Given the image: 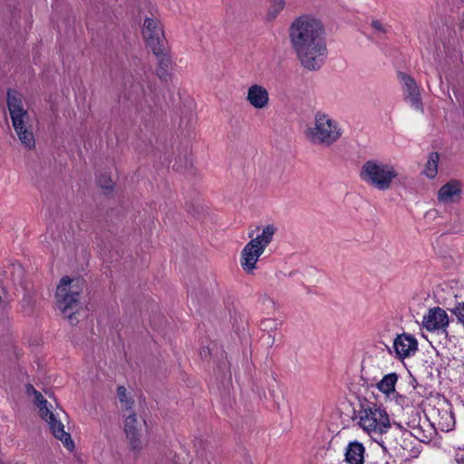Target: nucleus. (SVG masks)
<instances>
[{
	"label": "nucleus",
	"mask_w": 464,
	"mask_h": 464,
	"mask_svg": "<svg viewBox=\"0 0 464 464\" xmlns=\"http://www.w3.org/2000/svg\"><path fill=\"white\" fill-rule=\"evenodd\" d=\"M342 135L340 123L322 111L314 113L312 125L304 130V136L311 144L325 148L336 143Z\"/></svg>",
	"instance_id": "f03ea898"
},
{
	"label": "nucleus",
	"mask_w": 464,
	"mask_h": 464,
	"mask_svg": "<svg viewBox=\"0 0 464 464\" xmlns=\"http://www.w3.org/2000/svg\"><path fill=\"white\" fill-rule=\"evenodd\" d=\"M22 145L32 150L35 146V140L30 128L14 130Z\"/></svg>",
	"instance_id": "412c9836"
},
{
	"label": "nucleus",
	"mask_w": 464,
	"mask_h": 464,
	"mask_svg": "<svg viewBox=\"0 0 464 464\" xmlns=\"http://www.w3.org/2000/svg\"><path fill=\"white\" fill-rule=\"evenodd\" d=\"M454 459L456 464H464V448H458L455 450Z\"/></svg>",
	"instance_id": "c756f323"
},
{
	"label": "nucleus",
	"mask_w": 464,
	"mask_h": 464,
	"mask_svg": "<svg viewBox=\"0 0 464 464\" xmlns=\"http://www.w3.org/2000/svg\"><path fill=\"white\" fill-rule=\"evenodd\" d=\"M142 35L153 53L160 56L164 53L165 37L160 22L153 17L144 20Z\"/></svg>",
	"instance_id": "9d476101"
},
{
	"label": "nucleus",
	"mask_w": 464,
	"mask_h": 464,
	"mask_svg": "<svg viewBox=\"0 0 464 464\" xmlns=\"http://www.w3.org/2000/svg\"><path fill=\"white\" fill-rule=\"evenodd\" d=\"M460 28L464 29V17H463V20H462V22L460 24Z\"/></svg>",
	"instance_id": "7c9ffc66"
},
{
	"label": "nucleus",
	"mask_w": 464,
	"mask_h": 464,
	"mask_svg": "<svg viewBox=\"0 0 464 464\" xmlns=\"http://www.w3.org/2000/svg\"><path fill=\"white\" fill-rule=\"evenodd\" d=\"M26 393L29 397L33 398L40 416L47 422L53 435L61 440L67 450H73L74 443L72 437L70 433L64 430V425L61 421V414H63V411L53 410V406L44 398L41 392L31 384L26 385Z\"/></svg>",
	"instance_id": "7ed1b4c3"
},
{
	"label": "nucleus",
	"mask_w": 464,
	"mask_h": 464,
	"mask_svg": "<svg viewBox=\"0 0 464 464\" xmlns=\"http://www.w3.org/2000/svg\"><path fill=\"white\" fill-rule=\"evenodd\" d=\"M437 56H438V58H439V59H440V53H437Z\"/></svg>",
	"instance_id": "473e14b6"
},
{
	"label": "nucleus",
	"mask_w": 464,
	"mask_h": 464,
	"mask_svg": "<svg viewBox=\"0 0 464 464\" xmlns=\"http://www.w3.org/2000/svg\"><path fill=\"white\" fill-rule=\"evenodd\" d=\"M259 301L266 306V308H274L275 307V301L273 300L272 297H270V295H268L267 294L264 293L260 295L259 297Z\"/></svg>",
	"instance_id": "c85d7f7f"
},
{
	"label": "nucleus",
	"mask_w": 464,
	"mask_h": 464,
	"mask_svg": "<svg viewBox=\"0 0 464 464\" xmlns=\"http://www.w3.org/2000/svg\"><path fill=\"white\" fill-rule=\"evenodd\" d=\"M276 232V227L274 225H267L256 237H254L253 232L248 234L251 240L246 244L240 255V265L246 274L252 275L256 269V263L259 257L272 242Z\"/></svg>",
	"instance_id": "20e7f679"
},
{
	"label": "nucleus",
	"mask_w": 464,
	"mask_h": 464,
	"mask_svg": "<svg viewBox=\"0 0 464 464\" xmlns=\"http://www.w3.org/2000/svg\"><path fill=\"white\" fill-rule=\"evenodd\" d=\"M438 161H439V154L431 153L429 157V160L425 165L423 173L430 179L434 178L438 172Z\"/></svg>",
	"instance_id": "4be33fe9"
},
{
	"label": "nucleus",
	"mask_w": 464,
	"mask_h": 464,
	"mask_svg": "<svg viewBox=\"0 0 464 464\" xmlns=\"http://www.w3.org/2000/svg\"><path fill=\"white\" fill-rule=\"evenodd\" d=\"M434 413L437 417L433 416L435 419L432 422L435 423V428L437 432L440 431H449L452 430L455 425V419L452 412L447 409H438L434 411Z\"/></svg>",
	"instance_id": "6ab92c4d"
},
{
	"label": "nucleus",
	"mask_w": 464,
	"mask_h": 464,
	"mask_svg": "<svg viewBox=\"0 0 464 464\" xmlns=\"http://www.w3.org/2000/svg\"><path fill=\"white\" fill-rule=\"evenodd\" d=\"M448 49H449V48L443 44V50H444V52H445V53H447V52H448Z\"/></svg>",
	"instance_id": "2f4dec72"
},
{
	"label": "nucleus",
	"mask_w": 464,
	"mask_h": 464,
	"mask_svg": "<svg viewBox=\"0 0 464 464\" xmlns=\"http://www.w3.org/2000/svg\"><path fill=\"white\" fill-rule=\"evenodd\" d=\"M267 16L270 20L275 19L285 6V0H266Z\"/></svg>",
	"instance_id": "5701e85b"
},
{
	"label": "nucleus",
	"mask_w": 464,
	"mask_h": 464,
	"mask_svg": "<svg viewBox=\"0 0 464 464\" xmlns=\"http://www.w3.org/2000/svg\"><path fill=\"white\" fill-rule=\"evenodd\" d=\"M399 81L402 86V94L404 100L416 111H422L423 105L420 97V87L416 81L404 72L398 74Z\"/></svg>",
	"instance_id": "f8f14e48"
},
{
	"label": "nucleus",
	"mask_w": 464,
	"mask_h": 464,
	"mask_svg": "<svg viewBox=\"0 0 464 464\" xmlns=\"http://www.w3.org/2000/svg\"><path fill=\"white\" fill-rule=\"evenodd\" d=\"M413 434L408 431L402 425L395 424V427L381 439L379 444L386 450L406 458H417L420 450L413 444Z\"/></svg>",
	"instance_id": "6e6552de"
},
{
	"label": "nucleus",
	"mask_w": 464,
	"mask_h": 464,
	"mask_svg": "<svg viewBox=\"0 0 464 464\" xmlns=\"http://www.w3.org/2000/svg\"><path fill=\"white\" fill-rule=\"evenodd\" d=\"M291 49L301 67L309 72L320 70L328 57L325 30L316 17L303 14L288 27Z\"/></svg>",
	"instance_id": "f257e3e1"
},
{
	"label": "nucleus",
	"mask_w": 464,
	"mask_h": 464,
	"mask_svg": "<svg viewBox=\"0 0 464 464\" xmlns=\"http://www.w3.org/2000/svg\"><path fill=\"white\" fill-rule=\"evenodd\" d=\"M359 176L368 186L384 191L392 187L398 172L393 165L372 159L362 165Z\"/></svg>",
	"instance_id": "423d86ee"
},
{
	"label": "nucleus",
	"mask_w": 464,
	"mask_h": 464,
	"mask_svg": "<svg viewBox=\"0 0 464 464\" xmlns=\"http://www.w3.org/2000/svg\"><path fill=\"white\" fill-rule=\"evenodd\" d=\"M371 25L378 35H382L387 33L388 26L379 20H373Z\"/></svg>",
	"instance_id": "bb28decb"
},
{
	"label": "nucleus",
	"mask_w": 464,
	"mask_h": 464,
	"mask_svg": "<svg viewBox=\"0 0 464 464\" xmlns=\"http://www.w3.org/2000/svg\"><path fill=\"white\" fill-rule=\"evenodd\" d=\"M358 420L359 426L376 441L391 429L390 418L385 409L373 402L361 405Z\"/></svg>",
	"instance_id": "39448f33"
},
{
	"label": "nucleus",
	"mask_w": 464,
	"mask_h": 464,
	"mask_svg": "<svg viewBox=\"0 0 464 464\" xmlns=\"http://www.w3.org/2000/svg\"><path fill=\"white\" fill-rule=\"evenodd\" d=\"M365 447L357 440L350 441L344 450V461L347 464H363Z\"/></svg>",
	"instance_id": "a211bd4d"
},
{
	"label": "nucleus",
	"mask_w": 464,
	"mask_h": 464,
	"mask_svg": "<svg viewBox=\"0 0 464 464\" xmlns=\"http://www.w3.org/2000/svg\"><path fill=\"white\" fill-rule=\"evenodd\" d=\"M141 426L142 424L138 420L134 412L130 411L125 417L124 432L126 438L132 448V450H140L141 448Z\"/></svg>",
	"instance_id": "2eb2a0df"
},
{
	"label": "nucleus",
	"mask_w": 464,
	"mask_h": 464,
	"mask_svg": "<svg viewBox=\"0 0 464 464\" xmlns=\"http://www.w3.org/2000/svg\"><path fill=\"white\" fill-rule=\"evenodd\" d=\"M449 324L448 314L440 307L430 309L422 318V325L430 332L441 331L447 333Z\"/></svg>",
	"instance_id": "ddd939ff"
},
{
	"label": "nucleus",
	"mask_w": 464,
	"mask_h": 464,
	"mask_svg": "<svg viewBox=\"0 0 464 464\" xmlns=\"http://www.w3.org/2000/svg\"><path fill=\"white\" fill-rule=\"evenodd\" d=\"M7 106L14 130L30 128V117L20 93L8 91Z\"/></svg>",
	"instance_id": "9b49d317"
},
{
	"label": "nucleus",
	"mask_w": 464,
	"mask_h": 464,
	"mask_svg": "<svg viewBox=\"0 0 464 464\" xmlns=\"http://www.w3.org/2000/svg\"><path fill=\"white\" fill-rule=\"evenodd\" d=\"M246 101L256 110H265L270 103L268 90L262 84H251L246 90Z\"/></svg>",
	"instance_id": "4468645a"
},
{
	"label": "nucleus",
	"mask_w": 464,
	"mask_h": 464,
	"mask_svg": "<svg viewBox=\"0 0 464 464\" xmlns=\"http://www.w3.org/2000/svg\"><path fill=\"white\" fill-rule=\"evenodd\" d=\"M392 347L396 356L404 359L415 353L418 349V342L412 335L403 334L394 339Z\"/></svg>",
	"instance_id": "dca6fc26"
},
{
	"label": "nucleus",
	"mask_w": 464,
	"mask_h": 464,
	"mask_svg": "<svg viewBox=\"0 0 464 464\" xmlns=\"http://www.w3.org/2000/svg\"><path fill=\"white\" fill-rule=\"evenodd\" d=\"M117 397L121 402V407L122 410H131L134 401L130 397H128L127 390L124 386L118 387Z\"/></svg>",
	"instance_id": "b1692460"
},
{
	"label": "nucleus",
	"mask_w": 464,
	"mask_h": 464,
	"mask_svg": "<svg viewBox=\"0 0 464 464\" xmlns=\"http://www.w3.org/2000/svg\"><path fill=\"white\" fill-rule=\"evenodd\" d=\"M404 423L405 429L420 442L429 443L437 436L435 423L428 416H421L418 410L408 412Z\"/></svg>",
	"instance_id": "1a4fd4ad"
},
{
	"label": "nucleus",
	"mask_w": 464,
	"mask_h": 464,
	"mask_svg": "<svg viewBox=\"0 0 464 464\" xmlns=\"http://www.w3.org/2000/svg\"><path fill=\"white\" fill-rule=\"evenodd\" d=\"M457 317L458 321L461 325H464V302L457 303L455 307L451 311Z\"/></svg>",
	"instance_id": "a878e982"
},
{
	"label": "nucleus",
	"mask_w": 464,
	"mask_h": 464,
	"mask_svg": "<svg viewBox=\"0 0 464 464\" xmlns=\"http://www.w3.org/2000/svg\"><path fill=\"white\" fill-rule=\"evenodd\" d=\"M84 282L80 278L71 279L64 276L61 279L56 289V302L58 308L66 316L71 324H75L73 314L77 312L81 294Z\"/></svg>",
	"instance_id": "0eeeda50"
},
{
	"label": "nucleus",
	"mask_w": 464,
	"mask_h": 464,
	"mask_svg": "<svg viewBox=\"0 0 464 464\" xmlns=\"http://www.w3.org/2000/svg\"><path fill=\"white\" fill-rule=\"evenodd\" d=\"M398 379L399 376L397 373H388L376 384V387L381 392L385 394L387 398H391L392 395H396L395 385Z\"/></svg>",
	"instance_id": "aec40b11"
},
{
	"label": "nucleus",
	"mask_w": 464,
	"mask_h": 464,
	"mask_svg": "<svg viewBox=\"0 0 464 464\" xmlns=\"http://www.w3.org/2000/svg\"><path fill=\"white\" fill-rule=\"evenodd\" d=\"M416 392H411L410 397L406 395H401L396 392V395H392L390 399L394 400L396 403L401 405V407H412L416 402L415 400Z\"/></svg>",
	"instance_id": "393cba45"
},
{
	"label": "nucleus",
	"mask_w": 464,
	"mask_h": 464,
	"mask_svg": "<svg viewBox=\"0 0 464 464\" xmlns=\"http://www.w3.org/2000/svg\"><path fill=\"white\" fill-rule=\"evenodd\" d=\"M97 181L99 186L104 189H111L112 188L111 179L106 175L99 176Z\"/></svg>",
	"instance_id": "cd10ccee"
},
{
	"label": "nucleus",
	"mask_w": 464,
	"mask_h": 464,
	"mask_svg": "<svg viewBox=\"0 0 464 464\" xmlns=\"http://www.w3.org/2000/svg\"><path fill=\"white\" fill-rule=\"evenodd\" d=\"M461 184L458 180H450L443 185L438 192V200L444 204L454 203L461 196Z\"/></svg>",
	"instance_id": "f3484780"
}]
</instances>
